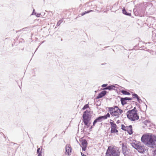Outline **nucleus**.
<instances>
[{
    "label": "nucleus",
    "mask_w": 156,
    "mask_h": 156,
    "mask_svg": "<svg viewBox=\"0 0 156 156\" xmlns=\"http://www.w3.org/2000/svg\"><path fill=\"white\" fill-rule=\"evenodd\" d=\"M41 15V14L40 13H39V14H37V15H36V16L37 17H39Z\"/></svg>",
    "instance_id": "34"
},
{
    "label": "nucleus",
    "mask_w": 156,
    "mask_h": 156,
    "mask_svg": "<svg viewBox=\"0 0 156 156\" xmlns=\"http://www.w3.org/2000/svg\"><path fill=\"white\" fill-rule=\"evenodd\" d=\"M107 91L106 90H103L99 94L98 96L97 97V99H99L105 96L106 94Z\"/></svg>",
    "instance_id": "11"
},
{
    "label": "nucleus",
    "mask_w": 156,
    "mask_h": 156,
    "mask_svg": "<svg viewBox=\"0 0 156 156\" xmlns=\"http://www.w3.org/2000/svg\"><path fill=\"white\" fill-rule=\"evenodd\" d=\"M113 87H115V86H109L107 87L106 88H105V89L110 90L112 89Z\"/></svg>",
    "instance_id": "21"
},
{
    "label": "nucleus",
    "mask_w": 156,
    "mask_h": 156,
    "mask_svg": "<svg viewBox=\"0 0 156 156\" xmlns=\"http://www.w3.org/2000/svg\"><path fill=\"white\" fill-rule=\"evenodd\" d=\"M129 149L122 150V152L124 156H128L129 154Z\"/></svg>",
    "instance_id": "13"
},
{
    "label": "nucleus",
    "mask_w": 156,
    "mask_h": 156,
    "mask_svg": "<svg viewBox=\"0 0 156 156\" xmlns=\"http://www.w3.org/2000/svg\"><path fill=\"white\" fill-rule=\"evenodd\" d=\"M146 105V107H147V105Z\"/></svg>",
    "instance_id": "40"
},
{
    "label": "nucleus",
    "mask_w": 156,
    "mask_h": 156,
    "mask_svg": "<svg viewBox=\"0 0 156 156\" xmlns=\"http://www.w3.org/2000/svg\"><path fill=\"white\" fill-rule=\"evenodd\" d=\"M136 108L134 107L133 109L131 110H133V111H134L135 112H137V111L136 110Z\"/></svg>",
    "instance_id": "33"
},
{
    "label": "nucleus",
    "mask_w": 156,
    "mask_h": 156,
    "mask_svg": "<svg viewBox=\"0 0 156 156\" xmlns=\"http://www.w3.org/2000/svg\"><path fill=\"white\" fill-rule=\"evenodd\" d=\"M34 10H33V13H34Z\"/></svg>",
    "instance_id": "37"
},
{
    "label": "nucleus",
    "mask_w": 156,
    "mask_h": 156,
    "mask_svg": "<svg viewBox=\"0 0 156 156\" xmlns=\"http://www.w3.org/2000/svg\"><path fill=\"white\" fill-rule=\"evenodd\" d=\"M110 115L109 113H108L106 115L104 116H102L103 119H105L107 118L108 117H109Z\"/></svg>",
    "instance_id": "18"
},
{
    "label": "nucleus",
    "mask_w": 156,
    "mask_h": 156,
    "mask_svg": "<svg viewBox=\"0 0 156 156\" xmlns=\"http://www.w3.org/2000/svg\"><path fill=\"white\" fill-rule=\"evenodd\" d=\"M127 127L125 126L124 125H122L121 126V129L123 130L126 131Z\"/></svg>",
    "instance_id": "23"
},
{
    "label": "nucleus",
    "mask_w": 156,
    "mask_h": 156,
    "mask_svg": "<svg viewBox=\"0 0 156 156\" xmlns=\"http://www.w3.org/2000/svg\"><path fill=\"white\" fill-rule=\"evenodd\" d=\"M132 95L134 97V98H138V95L136 94H132Z\"/></svg>",
    "instance_id": "27"
},
{
    "label": "nucleus",
    "mask_w": 156,
    "mask_h": 156,
    "mask_svg": "<svg viewBox=\"0 0 156 156\" xmlns=\"http://www.w3.org/2000/svg\"><path fill=\"white\" fill-rule=\"evenodd\" d=\"M104 119L102 116H99L93 122V126H94L95 124L98 122H101L102 120Z\"/></svg>",
    "instance_id": "10"
},
{
    "label": "nucleus",
    "mask_w": 156,
    "mask_h": 156,
    "mask_svg": "<svg viewBox=\"0 0 156 156\" xmlns=\"http://www.w3.org/2000/svg\"><path fill=\"white\" fill-rule=\"evenodd\" d=\"M110 124L111 126V128L112 129H116L117 127V126L116 124L115 123H114L112 122H110Z\"/></svg>",
    "instance_id": "14"
},
{
    "label": "nucleus",
    "mask_w": 156,
    "mask_h": 156,
    "mask_svg": "<svg viewBox=\"0 0 156 156\" xmlns=\"http://www.w3.org/2000/svg\"><path fill=\"white\" fill-rule=\"evenodd\" d=\"M126 114L127 118L131 121H134L139 119L137 112L133 110L128 111Z\"/></svg>",
    "instance_id": "4"
},
{
    "label": "nucleus",
    "mask_w": 156,
    "mask_h": 156,
    "mask_svg": "<svg viewBox=\"0 0 156 156\" xmlns=\"http://www.w3.org/2000/svg\"><path fill=\"white\" fill-rule=\"evenodd\" d=\"M122 150H127L128 149L127 148V146L126 144H125L123 143H122Z\"/></svg>",
    "instance_id": "17"
},
{
    "label": "nucleus",
    "mask_w": 156,
    "mask_h": 156,
    "mask_svg": "<svg viewBox=\"0 0 156 156\" xmlns=\"http://www.w3.org/2000/svg\"><path fill=\"white\" fill-rule=\"evenodd\" d=\"M27 28V27H26V28H23V29L22 30H24V29H26Z\"/></svg>",
    "instance_id": "36"
},
{
    "label": "nucleus",
    "mask_w": 156,
    "mask_h": 156,
    "mask_svg": "<svg viewBox=\"0 0 156 156\" xmlns=\"http://www.w3.org/2000/svg\"><path fill=\"white\" fill-rule=\"evenodd\" d=\"M21 31V30H20L19 31Z\"/></svg>",
    "instance_id": "39"
},
{
    "label": "nucleus",
    "mask_w": 156,
    "mask_h": 156,
    "mask_svg": "<svg viewBox=\"0 0 156 156\" xmlns=\"http://www.w3.org/2000/svg\"><path fill=\"white\" fill-rule=\"evenodd\" d=\"M92 10H90L89 11H85V12H83L81 14L82 16H83L84 15L90 12H92Z\"/></svg>",
    "instance_id": "24"
},
{
    "label": "nucleus",
    "mask_w": 156,
    "mask_h": 156,
    "mask_svg": "<svg viewBox=\"0 0 156 156\" xmlns=\"http://www.w3.org/2000/svg\"><path fill=\"white\" fill-rule=\"evenodd\" d=\"M81 155L82 156H84L85 155H84L83 153H82V152H81Z\"/></svg>",
    "instance_id": "35"
},
{
    "label": "nucleus",
    "mask_w": 156,
    "mask_h": 156,
    "mask_svg": "<svg viewBox=\"0 0 156 156\" xmlns=\"http://www.w3.org/2000/svg\"><path fill=\"white\" fill-rule=\"evenodd\" d=\"M121 92L122 94H124V95H129L130 94L129 92H128L127 91L125 90H122L121 91Z\"/></svg>",
    "instance_id": "16"
},
{
    "label": "nucleus",
    "mask_w": 156,
    "mask_h": 156,
    "mask_svg": "<svg viewBox=\"0 0 156 156\" xmlns=\"http://www.w3.org/2000/svg\"><path fill=\"white\" fill-rule=\"evenodd\" d=\"M109 112L112 116H114V112Z\"/></svg>",
    "instance_id": "32"
},
{
    "label": "nucleus",
    "mask_w": 156,
    "mask_h": 156,
    "mask_svg": "<svg viewBox=\"0 0 156 156\" xmlns=\"http://www.w3.org/2000/svg\"><path fill=\"white\" fill-rule=\"evenodd\" d=\"M89 107V106L88 105V104H86V105H85L83 107V108H82V109L83 110H84L85 109H86V108H88Z\"/></svg>",
    "instance_id": "25"
},
{
    "label": "nucleus",
    "mask_w": 156,
    "mask_h": 156,
    "mask_svg": "<svg viewBox=\"0 0 156 156\" xmlns=\"http://www.w3.org/2000/svg\"><path fill=\"white\" fill-rule=\"evenodd\" d=\"M132 128V127L131 125H129V126H127V127L126 131H127L129 135H131L133 133Z\"/></svg>",
    "instance_id": "12"
},
{
    "label": "nucleus",
    "mask_w": 156,
    "mask_h": 156,
    "mask_svg": "<svg viewBox=\"0 0 156 156\" xmlns=\"http://www.w3.org/2000/svg\"><path fill=\"white\" fill-rule=\"evenodd\" d=\"M111 133H116L118 132V130L116 129H112L111 131Z\"/></svg>",
    "instance_id": "22"
},
{
    "label": "nucleus",
    "mask_w": 156,
    "mask_h": 156,
    "mask_svg": "<svg viewBox=\"0 0 156 156\" xmlns=\"http://www.w3.org/2000/svg\"><path fill=\"white\" fill-rule=\"evenodd\" d=\"M141 140L148 147L155 148L153 151L152 156H156V136L152 133L144 135L141 137Z\"/></svg>",
    "instance_id": "1"
},
{
    "label": "nucleus",
    "mask_w": 156,
    "mask_h": 156,
    "mask_svg": "<svg viewBox=\"0 0 156 156\" xmlns=\"http://www.w3.org/2000/svg\"><path fill=\"white\" fill-rule=\"evenodd\" d=\"M41 149H40V148H38L37 150V153H40V152L41 151Z\"/></svg>",
    "instance_id": "28"
},
{
    "label": "nucleus",
    "mask_w": 156,
    "mask_h": 156,
    "mask_svg": "<svg viewBox=\"0 0 156 156\" xmlns=\"http://www.w3.org/2000/svg\"><path fill=\"white\" fill-rule=\"evenodd\" d=\"M92 126H91V128H91H91H92Z\"/></svg>",
    "instance_id": "38"
},
{
    "label": "nucleus",
    "mask_w": 156,
    "mask_h": 156,
    "mask_svg": "<svg viewBox=\"0 0 156 156\" xmlns=\"http://www.w3.org/2000/svg\"><path fill=\"white\" fill-rule=\"evenodd\" d=\"M71 152V147L69 145H67L66 146V154L69 156Z\"/></svg>",
    "instance_id": "8"
},
{
    "label": "nucleus",
    "mask_w": 156,
    "mask_h": 156,
    "mask_svg": "<svg viewBox=\"0 0 156 156\" xmlns=\"http://www.w3.org/2000/svg\"><path fill=\"white\" fill-rule=\"evenodd\" d=\"M108 108L109 112H114L115 110L116 109L115 106L114 108L113 107H109Z\"/></svg>",
    "instance_id": "20"
},
{
    "label": "nucleus",
    "mask_w": 156,
    "mask_h": 156,
    "mask_svg": "<svg viewBox=\"0 0 156 156\" xmlns=\"http://www.w3.org/2000/svg\"><path fill=\"white\" fill-rule=\"evenodd\" d=\"M62 22V20H59L57 23V26H59L61 24V23Z\"/></svg>",
    "instance_id": "26"
},
{
    "label": "nucleus",
    "mask_w": 156,
    "mask_h": 156,
    "mask_svg": "<svg viewBox=\"0 0 156 156\" xmlns=\"http://www.w3.org/2000/svg\"><path fill=\"white\" fill-rule=\"evenodd\" d=\"M131 145L135 149L138 151V152L141 153H143L145 151H147L148 148L145 147L144 146H142L140 144H136L135 143H130Z\"/></svg>",
    "instance_id": "5"
},
{
    "label": "nucleus",
    "mask_w": 156,
    "mask_h": 156,
    "mask_svg": "<svg viewBox=\"0 0 156 156\" xmlns=\"http://www.w3.org/2000/svg\"><path fill=\"white\" fill-rule=\"evenodd\" d=\"M81 145L83 151H85L87 145V142L85 140H82L81 141Z\"/></svg>",
    "instance_id": "9"
},
{
    "label": "nucleus",
    "mask_w": 156,
    "mask_h": 156,
    "mask_svg": "<svg viewBox=\"0 0 156 156\" xmlns=\"http://www.w3.org/2000/svg\"><path fill=\"white\" fill-rule=\"evenodd\" d=\"M119 149L116 147H108L106 153V156H119Z\"/></svg>",
    "instance_id": "2"
},
{
    "label": "nucleus",
    "mask_w": 156,
    "mask_h": 156,
    "mask_svg": "<svg viewBox=\"0 0 156 156\" xmlns=\"http://www.w3.org/2000/svg\"><path fill=\"white\" fill-rule=\"evenodd\" d=\"M122 12L123 13L126 15H127V16H130L131 15H130V13H128L126 12V10L124 9H123L122 10Z\"/></svg>",
    "instance_id": "19"
},
{
    "label": "nucleus",
    "mask_w": 156,
    "mask_h": 156,
    "mask_svg": "<svg viewBox=\"0 0 156 156\" xmlns=\"http://www.w3.org/2000/svg\"><path fill=\"white\" fill-rule=\"evenodd\" d=\"M136 98L137 99L138 102H140V101H141V100L140 99V98L139 97H138V98Z\"/></svg>",
    "instance_id": "31"
},
{
    "label": "nucleus",
    "mask_w": 156,
    "mask_h": 156,
    "mask_svg": "<svg viewBox=\"0 0 156 156\" xmlns=\"http://www.w3.org/2000/svg\"><path fill=\"white\" fill-rule=\"evenodd\" d=\"M92 114V112L90 109L87 110L84 112L83 117V122L85 125L87 126L88 123H90Z\"/></svg>",
    "instance_id": "3"
},
{
    "label": "nucleus",
    "mask_w": 156,
    "mask_h": 156,
    "mask_svg": "<svg viewBox=\"0 0 156 156\" xmlns=\"http://www.w3.org/2000/svg\"><path fill=\"white\" fill-rule=\"evenodd\" d=\"M41 151H42V149H41V151L40 152V153H38V156H41Z\"/></svg>",
    "instance_id": "29"
},
{
    "label": "nucleus",
    "mask_w": 156,
    "mask_h": 156,
    "mask_svg": "<svg viewBox=\"0 0 156 156\" xmlns=\"http://www.w3.org/2000/svg\"><path fill=\"white\" fill-rule=\"evenodd\" d=\"M116 109L114 112V116H115L118 117L119 115H120L123 112V111L119 108L117 106H115Z\"/></svg>",
    "instance_id": "6"
},
{
    "label": "nucleus",
    "mask_w": 156,
    "mask_h": 156,
    "mask_svg": "<svg viewBox=\"0 0 156 156\" xmlns=\"http://www.w3.org/2000/svg\"><path fill=\"white\" fill-rule=\"evenodd\" d=\"M17 32H18V31H16V33H17Z\"/></svg>",
    "instance_id": "41"
},
{
    "label": "nucleus",
    "mask_w": 156,
    "mask_h": 156,
    "mask_svg": "<svg viewBox=\"0 0 156 156\" xmlns=\"http://www.w3.org/2000/svg\"><path fill=\"white\" fill-rule=\"evenodd\" d=\"M132 100V98H121L120 101L121 103V104L122 105H125L127 104V102H126V101L127 100Z\"/></svg>",
    "instance_id": "7"
},
{
    "label": "nucleus",
    "mask_w": 156,
    "mask_h": 156,
    "mask_svg": "<svg viewBox=\"0 0 156 156\" xmlns=\"http://www.w3.org/2000/svg\"><path fill=\"white\" fill-rule=\"evenodd\" d=\"M107 85H108L107 84H103L102 85L101 87H106Z\"/></svg>",
    "instance_id": "30"
},
{
    "label": "nucleus",
    "mask_w": 156,
    "mask_h": 156,
    "mask_svg": "<svg viewBox=\"0 0 156 156\" xmlns=\"http://www.w3.org/2000/svg\"><path fill=\"white\" fill-rule=\"evenodd\" d=\"M152 37L154 39H156V31H152Z\"/></svg>",
    "instance_id": "15"
},
{
    "label": "nucleus",
    "mask_w": 156,
    "mask_h": 156,
    "mask_svg": "<svg viewBox=\"0 0 156 156\" xmlns=\"http://www.w3.org/2000/svg\"><path fill=\"white\" fill-rule=\"evenodd\" d=\"M86 156V155H85V156Z\"/></svg>",
    "instance_id": "42"
}]
</instances>
